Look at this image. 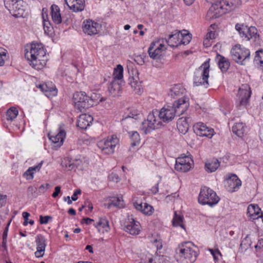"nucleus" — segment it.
I'll return each mask as SVG.
<instances>
[{
  "label": "nucleus",
  "mask_w": 263,
  "mask_h": 263,
  "mask_svg": "<svg viewBox=\"0 0 263 263\" xmlns=\"http://www.w3.org/2000/svg\"><path fill=\"white\" fill-rule=\"evenodd\" d=\"M186 32V31H184ZM181 37L180 38L179 45L188 44L192 39L191 34L189 33H181Z\"/></svg>",
  "instance_id": "nucleus-39"
},
{
  "label": "nucleus",
  "mask_w": 263,
  "mask_h": 263,
  "mask_svg": "<svg viewBox=\"0 0 263 263\" xmlns=\"http://www.w3.org/2000/svg\"><path fill=\"white\" fill-rule=\"evenodd\" d=\"M220 165V162L214 158L206 161L205 163V170L208 173H212L217 170Z\"/></svg>",
  "instance_id": "nucleus-28"
},
{
  "label": "nucleus",
  "mask_w": 263,
  "mask_h": 263,
  "mask_svg": "<svg viewBox=\"0 0 263 263\" xmlns=\"http://www.w3.org/2000/svg\"><path fill=\"white\" fill-rule=\"evenodd\" d=\"M35 242L36 249H40V251H45L46 244V239L44 236L41 234L37 235L35 237Z\"/></svg>",
  "instance_id": "nucleus-35"
},
{
  "label": "nucleus",
  "mask_w": 263,
  "mask_h": 263,
  "mask_svg": "<svg viewBox=\"0 0 263 263\" xmlns=\"http://www.w3.org/2000/svg\"><path fill=\"white\" fill-rule=\"evenodd\" d=\"M50 186V184L48 183L42 184L39 189V192L40 193H44L48 188Z\"/></svg>",
  "instance_id": "nucleus-50"
},
{
  "label": "nucleus",
  "mask_w": 263,
  "mask_h": 263,
  "mask_svg": "<svg viewBox=\"0 0 263 263\" xmlns=\"http://www.w3.org/2000/svg\"><path fill=\"white\" fill-rule=\"evenodd\" d=\"M210 252L215 260H217L218 259V256L221 255L220 251L218 250H213L211 249Z\"/></svg>",
  "instance_id": "nucleus-51"
},
{
  "label": "nucleus",
  "mask_w": 263,
  "mask_h": 263,
  "mask_svg": "<svg viewBox=\"0 0 263 263\" xmlns=\"http://www.w3.org/2000/svg\"><path fill=\"white\" fill-rule=\"evenodd\" d=\"M52 219V217L50 216H40V222L41 224H47L50 219Z\"/></svg>",
  "instance_id": "nucleus-48"
},
{
  "label": "nucleus",
  "mask_w": 263,
  "mask_h": 263,
  "mask_svg": "<svg viewBox=\"0 0 263 263\" xmlns=\"http://www.w3.org/2000/svg\"><path fill=\"white\" fill-rule=\"evenodd\" d=\"M37 87L40 88L48 97H52L57 95L58 90L55 85L51 82L39 84Z\"/></svg>",
  "instance_id": "nucleus-18"
},
{
  "label": "nucleus",
  "mask_w": 263,
  "mask_h": 263,
  "mask_svg": "<svg viewBox=\"0 0 263 263\" xmlns=\"http://www.w3.org/2000/svg\"><path fill=\"white\" fill-rule=\"evenodd\" d=\"M42 164H43V162L41 161V162H40L37 165H35V166H32V167H30L27 170V173H29V172H30L31 171L33 172V171H39L40 170V168H41L42 166Z\"/></svg>",
  "instance_id": "nucleus-49"
},
{
  "label": "nucleus",
  "mask_w": 263,
  "mask_h": 263,
  "mask_svg": "<svg viewBox=\"0 0 263 263\" xmlns=\"http://www.w3.org/2000/svg\"><path fill=\"white\" fill-rule=\"evenodd\" d=\"M72 3H68L67 5L70 10L73 12H77L82 11L84 9V0H73Z\"/></svg>",
  "instance_id": "nucleus-27"
},
{
  "label": "nucleus",
  "mask_w": 263,
  "mask_h": 263,
  "mask_svg": "<svg viewBox=\"0 0 263 263\" xmlns=\"http://www.w3.org/2000/svg\"><path fill=\"white\" fill-rule=\"evenodd\" d=\"M181 36V32L175 31L173 34L169 35L166 42L168 45L171 47H178L179 45L180 38Z\"/></svg>",
  "instance_id": "nucleus-23"
},
{
  "label": "nucleus",
  "mask_w": 263,
  "mask_h": 263,
  "mask_svg": "<svg viewBox=\"0 0 263 263\" xmlns=\"http://www.w3.org/2000/svg\"><path fill=\"white\" fill-rule=\"evenodd\" d=\"M81 193V191L80 189H78L77 190H76L74 192V193L73 194L72 197H71V199L72 201H76L77 199H78V195L79 194H80Z\"/></svg>",
  "instance_id": "nucleus-57"
},
{
  "label": "nucleus",
  "mask_w": 263,
  "mask_h": 263,
  "mask_svg": "<svg viewBox=\"0 0 263 263\" xmlns=\"http://www.w3.org/2000/svg\"><path fill=\"white\" fill-rule=\"evenodd\" d=\"M175 111L171 106H164L159 111L153 110L147 116L140 127L145 134L159 128L162 125V122L168 123L176 116Z\"/></svg>",
  "instance_id": "nucleus-1"
},
{
  "label": "nucleus",
  "mask_w": 263,
  "mask_h": 263,
  "mask_svg": "<svg viewBox=\"0 0 263 263\" xmlns=\"http://www.w3.org/2000/svg\"><path fill=\"white\" fill-rule=\"evenodd\" d=\"M241 185V181L235 174H231L227 178L225 186L229 192L237 191Z\"/></svg>",
  "instance_id": "nucleus-16"
},
{
  "label": "nucleus",
  "mask_w": 263,
  "mask_h": 263,
  "mask_svg": "<svg viewBox=\"0 0 263 263\" xmlns=\"http://www.w3.org/2000/svg\"><path fill=\"white\" fill-rule=\"evenodd\" d=\"M231 53L233 59L241 65H245V61L250 57V51L239 44H237L232 48Z\"/></svg>",
  "instance_id": "nucleus-10"
},
{
  "label": "nucleus",
  "mask_w": 263,
  "mask_h": 263,
  "mask_svg": "<svg viewBox=\"0 0 263 263\" xmlns=\"http://www.w3.org/2000/svg\"><path fill=\"white\" fill-rule=\"evenodd\" d=\"M99 23L92 20L88 19L84 21L82 25L83 32L88 35L97 34L100 29Z\"/></svg>",
  "instance_id": "nucleus-13"
},
{
  "label": "nucleus",
  "mask_w": 263,
  "mask_h": 263,
  "mask_svg": "<svg viewBox=\"0 0 263 263\" xmlns=\"http://www.w3.org/2000/svg\"><path fill=\"white\" fill-rule=\"evenodd\" d=\"M215 33L214 32L210 31L206 35V40H212L215 38Z\"/></svg>",
  "instance_id": "nucleus-58"
},
{
  "label": "nucleus",
  "mask_w": 263,
  "mask_h": 263,
  "mask_svg": "<svg viewBox=\"0 0 263 263\" xmlns=\"http://www.w3.org/2000/svg\"><path fill=\"white\" fill-rule=\"evenodd\" d=\"M154 244L158 250L162 248V243L160 239H156L154 242Z\"/></svg>",
  "instance_id": "nucleus-53"
},
{
  "label": "nucleus",
  "mask_w": 263,
  "mask_h": 263,
  "mask_svg": "<svg viewBox=\"0 0 263 263\" xmlns=\"http://www.w3.org/2000/svg\"><path fill=\"white\" fill-rule=\"evenodd\" d=\"M188 120L189 118H181L178 120L177 127L180 133L185 134L187 132L189 127Z\"/></svg>",
  "instance_id": "nucleus-26"
},
{
  "label": "nucleus",
  "mask_w": 263,
  "mask_h": 263,
  "mask_svg": "<svg viewBox=\"0 0 263 263\" xmlns=\"http://www.w3.org/2000/svg\"><path fill=\"white\" fill-rule=\"evenodd\" d=\"M18 111L15 107H10L6 112V118L8 121H13L18 115Z\"/></svg>",
  "instance_id": "nucleus-36"
},
{
  "label": "nucleus",
  "mask_w": 263,
  "mask_h": 263,
  "mask_svg": "<svg viewBox=\"0 0 263 263\" xmlns=\"http://www.w3.org/2000/svg\"><path fill=\"white\" fill-rule=\"evenodd\" d=\"M219 199L216 193L212 189L206 186L201 188L198 196L199 203L202 205L208 204L212 207L218 202Z\"/></svg>",
  "instance_id": "nucleus-7"
},
{
  "label": "nucleus",
  "mask_w": 263,
  "mask_h": 263,
  "mask_svg": "<svg viewBox=\"0 0 263 263\" xmlns=\"http://www.w3.org/2000/svg\"><path fill=\"white\" fill-rule=\"evenodd\" d=\"M192 164L193 160L190 157L184 156L178 158L176 161L175 168L178 171L186 172L191 169Z\"/></svg>",
  "instance_id": "nucleus-15"
},
{
  "label": "nucleus",
  "mask_w": 263,
  "mask_h": 263,
  "mask_svg": "<svg viewBox=\"0 0 263 263\" xmlns=\"http://www.w3.org/2000/svg\"><path fill=\"white\" fill-rule=\"evenodd\" d=\"M251 91L247 84H242L239 88L237 95L236 102L239 106H245L251 97Z\"/></svg>",
  "instance_id": "nucleus-12"
},
{
  "label": "nucleus",
  "mask_w": 263,
  "mask_h": 263,
  "mask_svg": "<svg viewBox=\"0 0 263 263\" xmlns=\"http://www.w3.org/2000/svg\"><path fill=\"white\" fill-rule=\"evenodd\" d=\"M207 126L202 122H198L193 126L194 133L197 135L200 136L205 129H207Z\"/></svg>",
  "instance_id": "nucleus-37"
},
{
  "label": "nucleus",
  "mask_w": 263,
  "mask_h": 263,
  "mask_svg": "<svg viewBox=\"0 0 263 263\" xmlns=\"http://www.w3.org/2000/svg\"><path fill=\"white\" fill-rule=\"evenodd\" d=\"M45 251H40V249H37L36 251L35 252V256L36 257H42L44 255Z\"/></svg>",
  "instance_id": "nucleus-62"
},
{
  "label": "nucleus",
  "mask_w": 263,
  "mask_h": 263,
  "mask_svg": "<svg viewBox=\"0 0 263 263\" xmlns=\"http://www.w3.org/2000/svg\"><path fill=\"white\" fill-rule=\"evenodd\" d=\"M130 137L132 141V146H135L137 144L139 143L140 141V137L139 133L137 132H132V134L130 135Z\"/></svg>",
  "instance_id": "nucleus-41"
},
{
  "label": "nucleus",
  "mask_w": 263,
  "mask_h": 263,
  "mask_svg": "<svg viewBox=\"0 0 263 263\" xmlns=\"http://www.w3.org/2000/svg\"><path fill=\"white\" fill-rule=\"evenodd\" d=\"M84 206L85 208H88L90 211H91L93 209V205L91 202L89 200L85 201L84 203Z\"/></svg>",
  "instance_id": "nucleus-59"
},
{
  "label": "nucleus",
  "mask_w": 263,
  "mask_h": 263,
  "mask_svg": "<svg viewBox=\"0 0 263 263\" xmlns=\"http://www.w3.org/2000/svg\"><path fill=\"white\" fill-rule=\"evenodd\" d=\"M204 131V132H203L202 134H201L199 136L206 137L209 138H211L214 135V129L212 128L207 127V129H205Z\"/></svg>",
  "instance_id": "nucleus-44"
},
{
  "label": "nucleus",
  "mask_w": 263,
  "mask_h": 263,
  "mask_svg": "<svg viewBox=\"0 0 263 263\" xmlns=\"http://www.w3.org/2000/svg\"><path fill=\"white\" fill-rule=\"evenodd\" d=\"M82 163V161L80 159H76L72 163L69 164L68 169L72 170L74 167H79Z\"/></svg>",
  "instance_id": "nucleus-47"
},
{
  "label": "nucleus",
  "mask_w": 263,
  "mask_h": 263,
  "mask_svg": "<svg viewBox=\"0 0 263 263\" xmlns=\"http://www.w3.org/2000/svg\"><path fill=\"white\" fill-rule=\"evenodd\" d=\"M37 188L34 186H30L28 187L27 190L28 195L31 196L32 197H36L37 196L36 193Z\"/></svg>",
  "instance_id": "nucleus-45"
},
{
  "label": "nucleus",
  "mask_w": 263,
  "mask_h": 263,
  "mask_svg": "<svg viewBox=\"0 0 263 263\" xmlns=\"http://www.w3.org/2000/svg\"><path fill=\"white\" fill-rule=\"evenodd\" d=\"M172 222L174 226H179L184 229V226L182 223L183 217L180 215H178L176 213V212H175L174 213V217L172 220Z\"/></svg>",
  "instance_id": "nucleus-38"
},
{
  "label": "nucleus",
  "mask_w": 263,
  "mask_h": 263,
  "mask_svg": "<svg viewBox=\"0 0 263 263\" xmlns=\"http://www.w3.org/2000/svg\"><path fill=\"white\" fill-rule=\"evenodd\" d=\"M218 66L223 72L227 71L230 67V62L224 57L218 54L216 57Z\"/></svg>",
  "instance_id": "nucleus-30"
},
{
  "label": "nucleus",
  "mask_w": 263,
  "mask_h": 263,
  "mask_svg": "<svg viewBox=\"0 0 263 263\" xmlns=\"http://www.w3.org/2000/svg\"><path fill=\"white\" fill-rule=\"evenodd\" d=\"M61 192V187L60 186H55L54 189V192L52 195V197L56 198L57 196H58L59 194Z\"/></svg>",
  "instance_id": "nucleus-55"
},
{
  "label": "nucleus",
  "mask_w": 263,
  "mask_h": 263,
  "mask_svg": "<svg viewBox=\"0 0 263 263\" xmlns=\"http://www.w3.org/2000/svg\"><path fill=\"white\" fill-rule=\"evenodd\" d=\"M263 247V238H260L258 240L255 248H261Z\"/></svg>",
  "instance_id": "nucleus-64"
},
{
  "label": "nucleus",
  "mask_w": 263,
  "mask_h": 263,
  "mask_svg": "<svg viewBox=\"0 0 263 263\" xmlns=\"http://www.w3.org/2000/svg\"><path fill=\"white\" fill-rule=\"evenodd\" d=\"M121 84L120 82L112 80L108 86V91L112 96H118L121 91Z\"/></svg>",
  "instance_id": "nucleus-22"
},
{
  "label": "nucleus",
  "mask_w": 263,
  "mask_h": 263,
  "mask_svg": "<svg viewBox=\"0 0 263 263\" xmlns=\"http://www.w3.org/2000/svg\"><path fill=\"white\" fill-rule=\"evenodd\" d=\"M189 106V99L183 97L175 101L171 107L175 111L176 115L180 116L187 110Z\"/></svg>",
  "instance_id": "nucleus-17"
},
{
  "label": "nucleus",
  "mask_w": 263,
  "mask_h": 263,
  "mask_svg": "<svg viewBox=\"0 0 263 263\" xmlns=\"http://www.w3.org/2000/svg\"><path fill=\"white\" fill-rule=\"evenodd\" d=\"M7 199V196L0 194V207L3 206L6 203Z\"/></svg>",
  "instance_id": "nucleus-56"
},
{
  "label": "nucleus",
  "mask_w": 263,
  "mask_h": 263,
  "mask_svg": "<svg viewBox=\"0 0 263 263\" xmlns=\"http://www.w3.org/2000/svg\"><path fill=\"white\" fill-rule=\"evenodd\" d=\"M246 130L245 125L242 122L236 123L232 127V132L239 137H242Z\"/></svg>",
  "instance_id": "nucleus-31"
},
{
  "label": "nucleus",
  "mask_w": 263,
  "mask_h": 263,
  "mask_svg": "<svg viewBox=\"0 0 263 263\" xmlns=\"http://www.w3.org/2000/svg\"><path fill=\"white\" fill-rule=\"evenodd\" d=\"M154 212V209L152 206L149 205L146 203L143 204V207L142 210V213L147 215H151Z\"/></svg>",
  "instance_id": "nucleus-42"
},
{
  "label": "nucleus",
  "mask_w": 263,
  "mask_h": 263,
  "mask_svg": "<svg viewBox=\"0 0 263 263\" xmlns=\"http://www.w3.org/2000/svg\"><path fill=\"white\" fill-rule=\"evenodd\" d=\"M123 73V67L121 65H118L117 67L114 69L113 72V80L122 83Z\"/></svg>",
  "instance_id": "nucleus-32"
},
{
  "label": "nucleus",
  "mask_w": 263,
  "mask_h": 263,
  "mask_svg": "<svg viewBox=\"0 0 263 263\" xmlns=\"http://www.w3.org/2000/svg\"><path fill=\"white\" fill-rule=\"evenodd\" d=\"M51 14L52 21L55 24H59L62 22L60 9L57 5L53 4L51 6Z\"/></svg>",
  "instance_id": "nucleus-25"
},
{
  "label": "nucleus",
  "mask_w": 263,
  "mask_h": 263,
  "mask_svg": "<svg viewBox=\"0 0 263 263\" xmlns=\"http://www.w3.org/2000/svg\"><path fill=\"white\" fill-rule=\"evenodd\" d=\"M45 49L41 43H32L25 47V58L35 69H40L45 64Z\"/></svg>",
  "instance_id": "nucleus-3"
},
{
  "label": "nucleus",
  "mask_w": 263,
  "mask_h": 263,
  "mask_svg": "<svg viewBox=\"0 0 263 263\" xmlns=\"http://www.w3.org/2000/svg\"><path fill=\"white\" fill-rule=\"evenodd\" d=\"M119 143L116 136L112 135L99 141L97 146L105 154H111L115 152V148Z\"/></svg>",
  "instance_id": "nucleus-9"
},
{
  "label": "nucleus",
  "mask_w": 263,
  "mask_h": 263,
  "mask_svg": "<svg viewBox=\"0 0 263 263\" xmlns=\"http://www.w3.org/2000/svg\"><path fill=\"white\" fill-rule=\"evenodd\" d=\"M48 137L52 142L55 144L54 146L59 147L63 143L66 137V132L64 129L60 127L57 134L51 135V133H49Z\"/></svg>",
  "instance_id": "nucleus-19"
},
{
  "label": "nucleus",
  "mask_w": 263,
  "mask_h": 263,
  "mask_svg": "<svg viewBox=\"0 0 263 263\" xmlns=\"http://www.w3.org/2000/svg\"><path fill=\"white\" fill-rule=\"evenodd\" d=\"M209 59L204 62L194 72V85L198 86L203 85L205 87L209 86L208 78L209 77Z\"/></svg>",
  "instance_id": "nucleus-6"
},
{
  "label": "nucleus",
  "mask_w": 263,
  "mask_h": 263,
  "mask_svg": "<svg viewBox=\"0 0 263 263\" xmlns=\"http://www.w3.org/2000/svg\"><path fill=\"white\" fill-rule=\"evenodd\" d=\"M128 83L136 93L140 94L143 92L141 81H139L136 78L132 77L129 78Z\"/></svg>",
  "instance_id": "nucleus-29"
},
{
  "label": "nucleus",
  "mask_w": 263,
  "mask_h": 263,
  "mask_svg": "<svg viewBox=\"0 0 263 263\" xmlns=\"http://www.w3.org/2000/svg\"><path fill=\"white\" fill-rule=\"evenodd\" d=\"M235 29L239 32L240 37L246 41L251 39H256L259 36L257 29L253 26L249 27L244 24L237 23L235 25Z\"/></svg>",
  "instance_id": "nucleus-11"
},
{
  "label": "nucleus",
  "mask_w": 263,
  "mask_h": 263,
  "mask_svg": "<svg viewBox=\"0 0 263 263\" xmlns=\"http://www.w3.org/2000/svg\"><path fill=\"white\" fill-rule=\"evenodd\" d=\"M164 45L157 42H152L148 49V53L151 58L154 60H160L162 57L163 52L165 50Z\"/></svg>",
  "instance_id": "nucleus-14"
},
{
  "label": "nucleus",
  "mask_w": 263,
  "mask_h": 263,
  "mask_svg": "<svg viewBox=\"0 0 263 263\" xmlns=\"http://www.w3.org/2000/svg\"><path fill=\"white\" fill-rule=\"evenodd\" d=\"M132 220L124 227V230L132 235H138L140 231V224L139 222L134 219H132Z\"/></svg>",
  "instance_id": "nucleus-20"
},
{
  "label": "nucleus",
  "mask_w": 263,
  "mask_h": 263,
  "mask_svg": "<svg viewBox=\"0 0 263 263\" xmlns=\"http://www.w3.org/2000/svg\"><path fill=\"white\" fill-rule=\"evenodd\" d=\"M256 62H258L260 65L263 66V50H259L256 51V55L254 58Z\"/></svg>",
  "instance_id": "nucleus-43"
},
{
  "label": "nucleus",
  "mask_w": 263,
  "mask_h": 263,
  "mask_svg": "<svg viewBox=\"0 0 263 263\" xmlns=\"http://www.w3.org/2000/svg\"><path fill=\"white\" fill-rule=\"evenodd\" d=\"M212 4L207 13L210 19L218 18L232 11L241 4L240 0H205Z\"/></svg>",
  "instance_id": "nucleus-2"
},
{
  "label": "nucleus",
  "mask_w": 263,
  "mask_h": 263,
  "mask_svg": "<svg viewBox=\"0 0 263 263\" xmlns=\"http://www.w3.org/2000/svg\"><path fill=\"white\" fill-rule=\"evenodd\" d=\"M96 227L99 232H101L100 228H102L103 229L102 233L108 232L110 230L108 221L106 218H100Z\"/></svg>",
  "instance_id": "nucleus-34"
},
{
  "label": "nucleus",
  "mask_w": 263,
  "mask_h": 263,
  "mask_svg": "<svg viewBox=\"0 0 263 263\" xmlns=\"http://www.w3.org/2000/svg\"><path fill=\"white\" fill-rule=\"evenodd\" d=\"M4 5L13 16H25V3L23 0H5Z\"/></svg>",
  "instance_id": "nucleus-8"
},
{
  "label": "nucleus",
  "mask_w": 263,
  "mask_h": 263,
  "mask_svg": "<svg viewBox=\"0 0 263 263\" xmlns=\"http://www.w3.org/2000/svg\"><path fill=\"white\" fill-rule=\"evenodd\" d=\"M99 96L97 94L89 96L84 91L76 92L73 95L75 107L80 111L96 105L99 102Z\"/></svg>",
  "instance_id": "nucleus-5"
},
{
  "label": "nucleus",
  "mask_w": 263,
  "mask_h": 263,
  "mask_svg": "<svg viewBox=\"0 0 263 263\" xmlns=\"http://www.w3.org/2000/svg\"><path fill=\"white\" fill-rule=\"evenodd\" d=\"M27 171L24 173V176H26L27 179H32L33 178V172L31 171L27 173Z\"/></svg>",
  "instance_id": "nucleus-60"
},
{
  "label": "nucleus",
  "mask_w": 263,
  "mask_h": 263,
  "mask_svg": "<svg viewBox=\"0 0 263 263\" xmlns=\"http://www.w3.org/2000/svg\"><path fill=\"white\" fill-rule=\"evenodd\" d=\"M93 121L91 116L88 114L81 115L77 121V126L81 129H86Z\"/></svg>",
  "instance_id": "nucleus-21"
},
{
  "label": "nucleus",
  "mask_w": 263,
  "mask_h": 263,
  "mask_svg": "<svg viewBox=\"0 0 263 263\" xmlns=\"http://www.w3.org/2000/svg\"><path fill=\"white\" fill-rule=\"evenodd\" d=\"M198 255V248L190 241L179 244L176 249V258L179 263H193Z\"/></svg>",
  "instance_id": "nucleus-4"
},
{
  "label": "nucleus",
  "mask_w": 263,
  "mask_h": 263,
  "mask_svg": "<svg viewBox=\"0 0 263 263\" xmlns=\"http://www.w3.org/2000/svg\"><path fill=\"white\" fill-rule=\"evenodd\" d=\"M152 192L153 194H156L159 191V184L157 183L151 189Z\"/></svg>",
  "instance_id": "nucleus-63"
},
{
  "label": "nucleus",
  "mask_w": 263,
  "mask_h": 263,
  "mask_svg": "<svg viewBox=\"0 0 263 263\" xmlns=\"http://www.w3.org/2000/svg\"><path fill=\"white\" fill-rule=\"evenodd\" d=\"M6 56V53L5 52H3L0 53V66H3L4 64V59H3V57Z\"/></svg>",
  "instance_id": "nucleus-61"
},
{
  "label": "nucleus",
  "mask_w": 263,
  "mask_h": 263,
  "mask_svg": "<svg viewBox=\"0 0 263 263\" xmlns=\"http://www.w3.org/2000/svg\"><path fill=\"white\" fill-rule=\"evenodd\" d=\"M43 20L44 31L45 33H48L51 31L52 29L50 26H48V25H50V23L48 21L45 20L44 14H43Z\"/></svg>",
  "instance_id": "nucleus-46"
},
{
  "label": "nucleus",
  "mask_w": 263,
  "mask_h": 263,
  "mask_svg": "<svg viewBox=\"0 0 263 263\" xmlns=\"http://www.w3.org/2000/svg\"><path fill=\"white\" fill-rule=\"evenodd\" d=\"M23 216L24 218V221L23 224L24 226H27L28 223V217L30 216V214L28 212H24L23 213Z\"/></svg>",
  "instance_id": "nucleus-52"
},
{
  "label": "nucleus",
  "mask_w": 263,
  "mask_h": 263,
  "mask_svg": "<svg viewBox=\"0 0 263 263\" xmlns=\"http://www.w3.org/2000/svg\"><path fill=\"white\" fill-rule=\"evenodd\" d=\"M124 205V201L122 197H112L110 202L108 204L107 208L110 209L111 206H115L119 208H123Z\"/></svg>",
  "instance_id": "nucleus-33"
},
{
  "label": "nucleus",
  "mask_w": 263,
  "mask_h": 263,
  "mask_svg": "<svg viewBox=\"0 0 263 263\" xmlns=\"http://www.w3.org/2000/svg\"><path fill=\"white\" fill-rule=\"evenodd\" d=\"M184 89L181 87L180 85H176L171 90L172 96H179L180 94H182L184 92Z\"/></svg>",
  "instance_id": "nucleus-40"
},
{
  "label": "nucleus",
  "mask_w": 263,
  "mask_h": 263,
  "mask_svg": "<svg viewBox=\"0 0 263 263\" xmlns=\"http://www.w3.org/2000/svg\"><path fill=\"white\" fill-rule=\"evenodd\" d=\"M260 209L257 205L250 204L247 209V214L252 219H258L261 217L260 215Z\"/></svg>",
  "instance_id": "nucleus-24"
},
{
  "label": "nucleus",
  "mask_w": 263,
  "mask_h": 263,
  "mask_svg": "<svg viewBox=\"0 0 263 263\" xmlns=\"http://www.w3.org/2000/svg\"><path fill=\"white\" fill-rule=\"evenodd\" d=\"M134 206L135 207V208L136 209H137V210H139V211H140L142 212V209H143V204L142 202H135L134 203Z\"/></svg>",
  "instance_id": "nucleus-54"
}]
</instances>
